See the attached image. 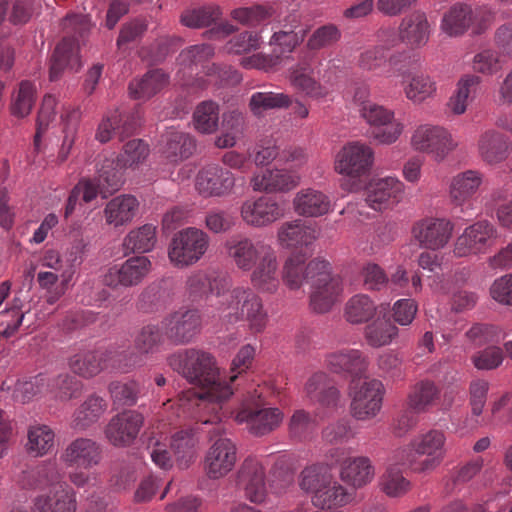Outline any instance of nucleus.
Returning <instances> with one entry per match:
<instances>
[{
  "instance_id": "obj_56",
  "label": "nucleus",
  "mask_w": 512,
  "mask_h": 512,
  "mask_svg": "<svg viewBox=\"0 0 512 512\" xmlns=\"http://www.w3.org/2000/svg\"><path fill=\"white\" fill-rule=\"evenodd\" d=\"M31 0H1L0 25L7 19L13 25L27 23L32 17Z\"/></svg>"
},
{
  "instance_id": "obj_41",
  "label": "nucleus",
  "mask_w": 512,
  "mask_h": 512,
  "mask_svg": "<svg viewBox=\"0 0 512 512\" xmlns=\"http://www.w3.org/2000/svg\"><path fill=\"white\" fill-rule=\"evenodd\" d=\"M483 181V175L476 170H467L455 175L450 183L449 195L451 201L462 206L478 191Z\"/></svg>"
},
{
  "instance_id": "obj_3",
  "label": "nucleus",
  "mask_w": 512,
  "mask_h": 512,
  "mask_svg": "<svg viewBox=\"0 0 512 512\" xmlns=\"http://www.w3.org/2000/svg\"><path fill=\"white\" fill-rule=\"evenodd\" d=\"M282 280L291 290L310 284V308L319 314L329 312L343 291L342 280L331 273L330 263L318 258L306 263L300 255L290 256L283 265Z\"/></svg>"
},
{
  "instance_id": "obj_1",
  "label": "nucleus",
  "mask_w": 512,
  "mask_h": 512,
  "mask_svg": "<svg viewBox=\"0 0 512 512\" xmlns=\"http://www.w3.org/2000/svg\"><path fill=\"white\" fill-rule=\"evenodd\" d=\"M170 366L198 389L197 392L188 391L181 396L177 403L178 409L185 413L186 409L193 406L206 409L212 405L215 418L220 419L221 403L230 398L233 388L226 376L220 375L211 354L188 349L174 354L170 358Z\"/></svg>"
},
{
  "instance_id": "obj_40",
  "label": "nucleus",
  "mask_w": 512,
  "mask_h": 512,
  "mask_svg": "<svg viewBox=\"0 0 512 512\" xmlns=\"http://www.w3.org/2000/svg\"><path fill=\"white\" fill-rule=\"evenodd\" d=\"M374 474L370 459L363 456L344 460L340 468L341 480L355 489L370 483Z\"/></svg>"
},
{
  "instance_id": "obj_55",
  "label": "nucleus",
  "mask_w": 512,
  "mask_h": 512,
  "mask_svg": "<svg viewBox=\"0 0 512 512\" xmlns=\"http://www.w3.org/2000/svg\"><path fill=\"white\" fill-rule=\"evenodd\" d=\"M61 120L64 125V137L58 157L60 161L63 162L68 158L75 143L78 123L80 120V111L70 106L64 107L63 112L61 113Z\"/></svg>"
},
{
  "instance_id": "obj_61",
  "label": "nucleus",
  "mask_w": 512,
  "mask_h": 512,
  "mask_svg": "<svg viewBox=\"0 0 512 512\" xmlns=\"http://www.w3.org/2000/svg\"><path fill=\"white\" fill-rule=\"evenodd\" d=\"M221 17L220 8L217 6H205L198 9L186 10L181 14L180 22L189 28H202L209 26Z\"/></svg>"
},
{
  "instance_id": "obj_15",
  "label": "nucleus",
  "mask_w": 512,
  "mask_h": 512,
  "mask_svg": "<svg viewBox=\"0 0 512 512\" xmlns=\"http://www.w3.org/2000/svg\"><path fill=\"white\" fill-rule=\"evenodd\" d=\"M237 459L236 444L229 438L220 437L206 451L203 469L208 478L217 480L233 470Z\"/></svg>"
},
{
  "instance_id": "obj_62",
  "label": "nucleus",
  "mask_w": 512,
  "mask_h": 512,
  "mask_svg": "<svg viewBox=\"0 0 512 512\" xmlns=\"http://www.w3.org/2000/svg\"><path fill=\"white\" fill-rule=\"evenodd\" d=\"M398 334V328L389 321H374L365 328V339L372 347L388 345Z\"/></svg>"
},
{
  "instance_id": "obj_13",
  "label": "nucleus",
  "mask_w": 512,
  "mask_h": 512,
  "mask_svg": "<svg viewBox=\"0 0 512 512\" xmlns=\"http://www.w3.org/2000/svg\"><path fill=\"white\" fill-rule=\"evenodd\" d=\"M445 442V433L437 429L416 436L410 442V448L415 454L426 458L420 462L407 460L411 469L415 472H425L439 466L445 456Z\"/></svg>"
},
{
  "instance_id": "obj_16",
  "label": "nucleus",
  "mask_w": 512,
  "mask_h": 512,
  "mask_svg": "<svg viewBox=\"0 0 512 512\" xmlns=\"http://www.w3.org/2000/svg\"><path fill=\"white\" fill-rule=\"evenodd\" d=\"M242 220L255 228L271 225L284 216V209L275 197L262 195L245 200L240 207Z\"/></svg>"
},
{
  "instance_id": "obj_57",
  "label": "nucleus",
  "mask_w": 512,
  "mask_h": 512,
  "mask_svg": "<svg viewBox=\"0 0 512 512\" xmlns=\"http://www.w3.org/2000/svg\"><path fill=\"white\" fill-rule=\"evenodd\" d=\"M36 93L37 88L34 83L28 80L21 81L19 88L12 100V115L18 118H24L28 116L35 104Z\"/></svg>"
},
{
  "instance_id": "obj_43",
  "label": "nucleus",
  "mask_w": 512,
  "mask_h": 512,
  "mask_svg": "<svg viewBox=\"0 0 512 512\" xmlns=\"http://www.w3.org/2000/svg\"><path fill=\"white\" fill-rule=\"evenodd\" d=\"M478 150L486 163H499L508 155L507 139L495 130H487L479 138Z\"/></svg>"
},
{
  "instance_id": "obj_50",
  "label": "nucleus",
  "mask_w": 512,
  "mask_h": 512,
  "mask_svg": "<svg viewBox=\"0 0 512 512\" xmlns=\"http://www.w3.org/2000/svg\"><path fill=\"white\" fill-rule=\"evenodd\" d=\"M55 433L45 424L31 425L27 431V452L35 457L48 454L54 447Z\"/></svg>"
},
{
  "instance_id": "obj_42",
  "label": "nucleus",
  "mask_w": 512,
  "mask_h": 512,
  "mask_svg": "<svg viewBox=\"0 0 512 512\" xmlns=\"http://www.w3.org/2000/svg\"><path fill=\"white\" fill-rule=\"evenodd\" d=\"M481 78L475 74L463 75L457 82L456 90L448 101L450 111L455 115L465 113L468 103L473 101L478 93Z\"/></svg>"
},
{
  "instance_id": "obj_36",
  "label": "nucleus",
  "mask_w": 512,
  "mask_h": 512,
  "mask_svg": "<svg viewBox=\"0 0 512 512\" xmlns=\"http://www.w3.org/2000/svg\"><path fill=\"white\" fill-rule=\"evenodd\" d=\"M293 207L297 214L305 217H319L329 212L330 198L320 190L303 188L294 199Z\"/></svg>"
},
{
  "instance_id": "obj_30",
  "label": "nucleus",
  "mask_w": 512,
  "mask_h": 512,
  "mask_svg": "<svg viewBox=\"0 0 512 512\" xmlns=\"http://www.w3.org/2000/svg\"><path fill=\"white\" fill-rule=\"evenodd\" d=\"M33 507L35 512H76V493L66 484H60L37 495Z\"/></svg>"
},
{
  "instance_id": "obj_17",
  "label": "nucleus",
  "mask_w": 512,
  "mask_h": 512,
  "mask_svg": "<svg viewBox=\"0 0 512 512\" xmlns=\"http://www.w3.org/2000/svg\"><path fill=\"white\" fill-rule=\"evenodd\" d=\"M235 182V175L230 170L210 164L198 172L195 188L205 198L225 197L232 193Z\"/></svg>"
},
{
  "instance_id": "obj_46",
  "label": "nucleus",
  "mask_w": 512,
  "mask_h": 512,
  "mask_svg": "<svg viewBox=\"0 0 512 512\" xmlns=\"http://www.w3.org/2000/svg\"><path fill=\"white\" fill-rule=\"evenodd\" d=\"M377 312L373 299L363 293L350 297L344 307V318L350 324H363L372 320Z\"/></svg>"
},
{
  "instance_id": "obj_38",
  "label": "nucleus",
  "mask_w": 512,
  "mask_h": 512,
  "mask_svg": "<svg viewBox=\"0 0 512 512\" xmlns=\"http://www.w3.org/2000/svg\"><path fill=\"white\" fill-rule=\"evenodd\" d=\"M402 42L413 48L424 46L430 35V25L424 12L414 11L400 23Z\"/></svg>"
},
{
  "instance_id": "obj_28",
  "label": "nucleus",
  "mask_w": 512,
  "mask_h": 512,
  "mask_svg": "<svg viewBox=\"0 0 512 512\" xmlns=\"http://www.w3.org/2000/svg\"><path fill=\"white\" fill-rule=\"evenodd\" d=\"M327 367L334 373L347 374L355 380L362 377L368 368V359L358 349L343 348L326 355Z\"/></svg>"
},
{
  "instance_id": "obj_59",
  "label": "nucleus",
  "mask_w": 512,
  "mask_h": 512,
  "mask_svg": "<svg viewBox=\"0 0 512 512\" xmlns=\"http://www.w3.org/2000/svg\"><path fill=\"white\" fill-rule=\"evenodd\" d=\"M109 392L113 403L117 407L134 406L141 393L140 384L135 380L126 382H112L109 385Z\"/></svg>"
},
{
  "instance_id": "obj_6",
  "label": "nucleus",
  "mask_w": 512,
  "mask_h": 512,
  "mask_svg": "<svg viewBox=\"0 0 512 512\" xmlns=\"http://www.w3.org/2000/svg\"><path fill=\"white\" fill-rule=\"evenodd\" d=\"M142 362L140 355L131 354L128 359L126 354L109 348L77 353L71 357L69 366L75 374L89 378L109 367L126 373L134 367L140 366Z\"/></svg>"
},
{
  "instance_id": "obj_53",
  "label": "nucleus",
  "mask_w": 512,
  "mask_h": 512,
  "mask_svg": "<svg viewBox=\"0 0 512 512\" xmlns=\"http://www.w3.org/2000/svg\"><path fill=\"white\" fill-rule=\"evenodd\" d=\"M193 125L201 134H212L219 126V105L214 101L199 103L193 113Z\"/></svg>"
},
{
  "instance_id": "obj_9",
  "label": "nucleus",
  "mask_w": 512,
  "mask_h": 512,
  "mask_svg": "<svg viewBox=\"0 0 512 512\" xmlns=\"http://www.w3.org/2000/svg\"><path fill=\"white\" fill-rule=\"evenodd\" d=\"M351 415L361 421L374 418L382 407L384 386L377 379L360 383L352 380L349 386Z\"/></svg>"
},
{
  "instance_id": "obj_7",
  "label": "nucleus",
  "mask_w": 512,
  "mask_h": 512,
  "mask_svg": "<svg viewBox=\"0 0 512 512\" xmlns=\"http://www.w3.org/2000/svg\"><path fill=\"white\" fill-rule=\"evenodd\" d=\"M492 13L486 6L473 7L467 3L453 4L442 16L440 28L450 37L464 35L469 29L474 35L487 31Z\"/></svg>"
},
{
  "instance_id": "obj_58",
  "label": "nucleus",
  "mask_w": 512,
  "mask_h": 512,
  "mask_svg": "<svg viewBox=\"0 0 512 512\" xmlns=\"http://www.w3.org/2000/svg\"><path fill=\"white\" fill-rule=\"evenodd\" d=\"M165 334L162 326L149 323L144 325L134 339L135 349L142 354L154 353L163 343Z\"/></svg>"
},
{
  "instance_id": "obj_25",
  "label": "nucleus",
  "mask_w": 512,
  "mask_h": 512,
  "mask_svg": "<svg viewBox=\"0 0 512 512\" xmlns=\"http://www.w3.org/2000/svg\"><path fill=\"white\" fill-rule=\"evenodd\" d=\"M250 281L254 288L263 293H275L280 286L277 252L264 247V254L250 271Z\"/></svg>"
},
{
  "instance_id": "obj_51",
  "label": "nucleus",
  "mask_w": 512,
  "mask_h": 512,
  "mask_svg": "<svg viewBox=\"0 0 512 512\" xmlns=\"http://www.w3.org/2000/svg\"><path fill=\"white\" fill-rule=\"evenodd\" d=\"M440 397V389L430 380L415 384L408 396V405L416 413L427 411Z\"/></svg>"
},
{
  "instance_id": "obj_18",
  "label": "nucleus",
  "mask_w": 512,
  "mask_h": 512,
  "mask_svg": "<svg viewBox=\"0 0 512 512\" xmlns=\"http://www.w3.org/2000/svg\"><path fill=\"white\" fill-rule=\"evenodd\" d=\"M144 417L135 410L113 416L104 429L105 438L115 447L130 446L138 437Z\"/></svg>"
},
{
  "instance_id": "obj_35",
  "label": "nucleus",
  "mask_w": 512,
  "mask_h": 512,
  "mask_svg": "<svg viewBox=\"0 0 512 512\" xmlns=\"http://www.w3.org/2000/svg\"><path fill=\"white\" fill-rule=\"evenodd\" d=\"M318 237L316 229L301 220L283 223L277 232V240L284 248L308 247Z\"/></svg>"
},
{
  "instance_id": "obj_29",
  "label": "nucleus",
  "mask_w": 512,
  "mask_h": 512,
  "mask_svg": "<svg viewBox=\"0 0 512 512\" xmlns=\"http://www.w3.org/2000/svg\"><path fill=\"white\" fill-rule=\"evenodd\" d=\"M300 183V176L286 169H265L253 176L251 185L254 191L277 193L288 192Z\"/></svg>"
},
{
  "instance_id": "obj_64",
  "label": "nucleus",
  "mask_w": 512,
  "mask_h": 512,
  "mask_svg": "<svg viewBox=\"0 0 512 512\" xmlns=\"http://www.w3.org/2000/svg\"><path fill=\"white\" fill-rule=\"evenodd\" d=\"M501 57L498 50L483 49L474 55L472 68L479 74L493 76L503 68Z\"/></svg>"
},
{
  "instance_id": "obj_11",
  "label": "nucleus",
  "mask_w": 512,
  "mask_h": 512,
  "mask_svg": "<svg viewBox=\"0 0 512 512\" xmlns=\"http://www.w3.org/2000/svg\"><path fill=\"white\" fill-rule=\"evenodd\" d=\"M411 145L416 151L427 153L435 161L441 162L456 148L457 143L446 128L423 124L413 132Z\"/></svg>"
},
{
  "instance_id": "obj_12",
  "label": "nucleus",
  "mask_w": 512,
  "mask_h": 512,
  "mask_svg": "<svg viewBox=\"0 0 512 512\" xmlns=\"http://www.w3.org/2000/svg\"><path fill=\"white\" fill-rule=\"evenodd\" d=\"M165 337L175 345H185L200 333L202 316L197 309L180 308L161 321Z\"/></svg>"
},
{
  "instance_id": "obj_44",
  "label": "nucleus",
  "mask_w": 512,
  "mask_h": 512,
  "mask_svg": "<svg viewBox=\"0 0 512 512\" xmlns=\"http://www.w3.org/2000/svg\"><path fill=\"white\" fill-rule=\"evenodd\" d=\"M107 408L106 401L96 395L89 396L74 412L71 426L77 431H84L96 423Z\"/></svg>"
},
{
  "instance_id": "obj_24",
  "label": "nucleus",
  "mask_w": 512,
  "mask_h": 512,
  "mask_svg": "<svg viewBox=\"0 0 512 512\" xmlns=\"http://www.w3.org/2000/svg\"><path fill=\"white\" fill-rule=\"evenodd\" d=\"M453 224L445 219L426 218L412 228L414 239L421 247L437 250L443 248L451 238Z\"/></svg>"
},
{
  "instance_id": "obj_22",
  "label": "nucleus",
  "mask_w": 512,
  "mask_h": 512,
  "mask_svg": "<svg viewBox=\"0 0 512 512\" xmlns=\"http://www.w3.org/2000/svg\"><path fill=\"white\" fill-rule=\"evenodd\" d=\"M495 227L488 221H478L457 238L454 254L458 257L476 255L486 251L491 241L496 238Z\"/></svg>"
},
{
  "instance_id": "obj_33",
  "label": "nucleus",
  "mask_w": 512,
  "mask_h": 512,
  "mask_svg": "<svg viewBox=\"0 0 512 512\" xmlns=\"http://www.w3.org/2000/svg\"><path fill=\"white\" fill-rule=\"evenodd\" d=\"M162 142L161 152L172 163H178L191 157L197 146L192 135L176 129L167 130L162 136Z\"/></svg>"
},
{
  "instance_id": "obj_10",
  "label": "nucleus",
  "mask_w": 512,
  "mask_h": 512,
  "mask_svg": "<svg viewBox=\"0 0 512 512\" xmlns=\"http://www.w3.org/2000/svg\"><path fill=\"white\" fill-rule=\"evenodd\" d=\"M235 484L249 502L256 505L266 503L269 495L266 472L263 464L257 458L247 457L244 459L237 470Z\"/></svg>"
},
{
  "instance_id": "obj_27",
  "label": "nucleus",
  "mask_w": 512,
  "mask_h": 512,
  "mask_svg": "<svg viewBox=\"0 0 512 512\" xmlns=\"http://www.w3.org/2000/svg\"><path fill=\"white\" fill-rule=\"evenodd\" d=\"M228 256L235 266L244 272L251 271L264 254V247H271L264 241L254 242L251 238H233L226 242Z\"/></svg>"
},
{
  "instance_id": "obj_48",
  "label": "nucleus",
  "mask_w": 512,
  "mask_h": 512,
  "mask_svg": "<svg viewBox=\"0 0 512 512\" xmlns=\"http://www.w3.org/2000/svg\"><path fill=\"white\" fill-rule=\"evenodd\" d=\"M408 100L414 104H422L435 96L437 85L434 79L424 72H415L409 75L408 82L403 86Z\"/></svg>"
},
{
  "instance_id": "obj_14",
  "label": "nucleus",
  "mask_w": 512,
  "mask_h": 512,
  "mask_svg": "<svg viewBox=\"0 0 512 512\" xmlns=\"http://www.w3.org/2000/svg\"><path fill=\"white\" fill-rule=\"evenodd\" d=\"M359 113L373 127L372 137L381 144L396 142L404 130L403 124L395 119L394 111L382 105L366 104Z\"/></svg>"
},
{
  "instance_id": "obj_60",
  "label": "nucleus",
  "mask_w": 512,
  "mask_h": 512,
  "mask_svg": "<svg viewBox=\"0 0 512 512\" xmlns=\"http://www.w3.org/2000/svg\"><path fill=\"white\" fill-rule=\"evenodd\" d=\"M382 491L389 497H401L410 490V481L407 480L399 467L389 466L380 480Z\"/></svg>"
},
{
  "instance_id": "obj_54",
  "label": "nucleus",
  "mask_w": 512,
  "mask_h": 512,
  "mask_svg": "<svg viewBox=\"0 0 512 512\" xmlns=\"http://www.w3.org/2000/svg\"><path fill=\"white\" fill-rule=\"evenodd\" d=\"M156 241V227L145 224L131 230L124 238L123 246L129 252L145 253L153 249Z\"/></svg>"
},
{
  "instance_id": "obj_37",
  "label": "nucleus",
  "mask_w": 512,
  "mask_h": 512,
  "mask_svg": "<svg viewBox=\"0 0 512 512\" xmlns=\"http://www.w3.org/2000/svg\"><path fill=\"white\" fill-rule=\"evenodd\" d=\"M354 497V492L349 491L332 476L316 495L311 496V502L316 508L328 510L344 507L350 504Z\"/></svg>"
},
{
  "instance_id": "obj_26",
  "label": "nucleus",
  "mask_w": 512,
  "mask_h": 512,
  "mask_svg": "<svg viewBox=\"0 0 512 512\" xmlns=\"http://www.w3.org/2000/svg\"><path fill=\"white\" fill-rule=\"evenodd\" d=\"M139 118L137 112L123 113L118 109L108 111L100 122L95 137L101 143L108 142L113 136L123 140L136 131Z\"/></svg>"
},
{
  "instance_id": "obj_34",
  "label": "nucleus",
  "mask_w": 512,
  "mask_h": 512,
  "mask_svg": "<svg viewBox=\"0 0 512 512\" xmlns=\"http://www.w3.org/2000/svg\"><path fill=\"white\" fill-rule=\"evenodd\" d=\"M62 474L54 461H44L24 471L19 480L24 488L44 489L60 485Z\"/></svg>"
},
{
  "instance_id": "obj_5",
  "label": "nucleus",
  "mask_w": 512,
  "mask_h": 512,
  "mask_svg": "<svg viewBox=\"0 0 512 512\" xmlns=\"http://www.w3.org/2000/svg\"><path fill=\"white\" fill-rule=\"evenodd\" d=\"M284 419V413L277 407H265L262 394L257 389L249 391L236 412L235 421L244 424L247 431L262 437L277 430Z\"/></svg>"
},
{
  "instance_id": "obj_47",
  "label": "nucleus",
  "mask_w": 512,
  "mask_h": 512,
  "mask_svg": "<svg viewBox=\"0 0 512 512\" xmlns=\"http://www.w3.org/2000/svg\"><path fill=\"white\" fill-rule=\"evenodd\" d=\"M197 444L198 439L192 430H181L172 436L170 446L180 468H188L195 461Z\"/></svg>"
},
{
  "instance_id": "obj_45",
  "label": "nucleus",
  "mask_w": 512,
  "mask_h": 512,
  "mask_svg": "<svg viewBox=\"0 0 512 512\" xmlns=\"http://www.w3.org/2000/svg\"><path fill=\"white\" fill-rule=\"evenodd\" d=\"M168 80V75L162 70H150L140 80L129 84V93L134 99L148 100L166 87Z\"/></svg>"
},
{
  "instance_id": "obj_20",
  "label": "nucleus",
  "mask_w": 512,
  "mask_h": 512,
  "mask_svg": "<svg viewBox=\"0 0 512 512\" xmlns=\"http://www.w3.org/2000/svg\"><path fill=\"white\" fill-rule=\"evenodd\" d=\"M150 270L151 262L146 256L131 257L121 265L110 267L103 276V283L111 288L136 286Z\"/></svg>"
},
{
  "instance_id": "obj_39",
  "label": "nucleus",
  "mask_w": 512,
  "mask_h": 512,
  "mask_svg": "<svg viewBox=\"0 0 512 512\" xmlns=\"http://www.w3.org/2000/svg\"><path fill=\"white\" fill-rule=\"evenodd\" d=\"M139 202L132 195H119L105 206L104 216L108 225L118 228L131 222L138 210Z\"/></svg>"
},
{
  "instance_id": "obj_21",
  "label": "nucleus",
  "mask_w": 512,
  "mask_h": 512,
  "mask_svg": "<svg viewBox=\"0 0 512 512\" xmlns=\"http://www.w3.org/2000/svg\"><path fill=\"white\" fill-rule=\"evenodd\" d=\"M374 159L372 148L364 143L350 142L337 155L335 169L352 177L366 174Z\"/></svg>"
},
{
  "instance_id": "obj_32",
  "label": "nucleus",
  "mask_w": 512,
  "mask_h": 512,
  "mask_svg": "<svg viewBox=\"0 0 512 512\" xmlns=\"http://www.w3.org/2000/svg\"><path fill=\"white\" fill-rule=\"evenodd\" d=\"M306 397L325 408H336L340 402V392L330 377L324 372H316L309 377L304 388Z\"/></svg>"
},
{
  "instance_id": "obj_52",
  "label": "nucleus",
  "mask_w": 512,
  "mask_h": 512,
  "mask_svg": "<svg viewBox=\"0 0 512 512\" xmlns=\"http://www.w3.org/2000/svg\"><path fill=\"white\" fill-rule=\"evenodd\" d=\"M332 474L327 465L322 463H313L306 466L299 474L298 484L301 490L310 494L316 495L318 490L328 483Z\"/></svg>"
},
{
  "instance_id": "obj_4",
  "label": "nucleus",
  "mask_w": 512,
  "mask_h": 512,
  "mask_svg": "<svg viewBox=\"0 0 512 512\" xmlns=\"http://www.w3.org/2000/svg\"><path fill=\"white\" fill-rule=\"evenodd\" d=\"M63 28L71 37L66 36L56 46L50 61L49 78L56 81L65 69L77 72L81 68L78 55L79 42L76 35L84 37L90 28L89 20L84 15H69L63 20Z\"/></svg>"
},
{
  "instance_id": "obj_2",
  "label": "nucleus",
  "mask_w": 512,
  "mask_h": 512,
  "mask_svg": "<svg viewBox=\"0 0 512 512\" xmlns=\"http://www.w3.org/2000/svg\"><path fill=\"white\" fill-rule=\"evenodd\" d=\"M231 281L226 275L209 273L208 292L218 300L215 309L208 313L214 326H229L239 321H247L250 329L261 332L267 321L261 298L249 287L238 286L226 293Z\"/></svg>"
},
{
  "instance_id": "obj_23",
  "label": "nucleus",
  "mask_w": 512,
  "mask_h": 512,
  "mask_svg": "<svg viewBox=\"0 0 512 512\" xmlns=\"http://www.w3.org/2000/svg\"><path fill=\"white\" fill-rule=\"evenodd\" d=\"M404 195V184L396 177L371 181L365 190V201L374 210H383L399 203Z\"/></svg>"
},
{
  "instance_id": "obj_63",
  "label": "nucleus",
  "mask_w": 512,
  "mask_h": 512,
  "mask_svg": "<svg viewBox=\"0 0 512 512\" xmlns=\"http://www.w3.org/2000/svg\"><path fill=\"white\" fill-rule=\"evenodd\" d=\"M48 386V380L43 374L36 375L28 380H19L13 390V398L17 402H29L45 391Z\"/></svg>"
},
{
  "instance_id": "obj_8",
  "label": "nucleus",
  "mask_w": 512,
  "mask_h": 512,
  "mask_svg": "<svg viewBox=\"0 0 512 512\" xmlns=\"http://www.w3.org/2000/svg\"><path fill=\"white\" fill-rule=\"evenodd\" d=\"M209 236L196 227H188L177 232L168 246V258L177 268H185L197 263L209 247Z\"/></svg>"
},
{
  "instance_id": "obj_49",
  "label": "nucleus",
  "mask_w": 512,
  "mask_h": 512,
  "mask_svg": "<svg viewBox=\"0 0 512 512\" xmlns=\"http://www.w3.org/2000/svg\"><path fill=\"white\" fill-rule=\"evenodd\" d=\"M291 104V97L285 93L259 91L251 95L248 106L254 116L262 117L269 110L288 108Z\"/></svg>"
},
{
  "instance_id": "obj_19",
  "label": "nucleus",
  "mask_w": 512,
  "mask_h": 512,
  "mask_svg": "<svg viewBox=\"0 0 512 512\" xmlns=\"http://www.w3.org/2000/svg\"><path fill=\"white\" fill-rule=\"evenodd\" d=\"M60 460L66 467L89 470L100 464L102 447L92 438L77 437L63 449Z\"/></svg>"
},
{
  "instance_id": "obj_31",
  "label": "nucleus",
  "mask_w": 512,
  "mask_h": 512,
  "mask_svg": "<svg viewBox=\"0 0 512 512\" xmlns=\"http://www.w3.org/2000/svg\"><path fill=\"white\" fill-rule=\"evenodd\" d=\"M289 80L298 91L313 99L324 98L329 90L315 78V68L310 59H304L290 69Z\"/></svg>"
}]
</instances>
